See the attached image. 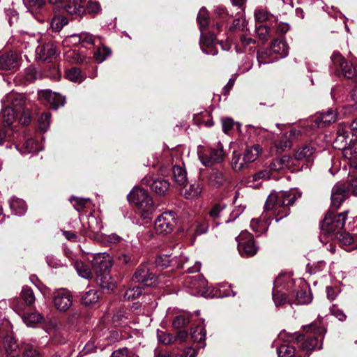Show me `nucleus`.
<instances>
[{"label": "nucleus", "mask_w": 357, "mask_h": 357, "mask_svg": "<svg viewBox=\"0 0 357 357\" xmlns=\"http://www.w3.org/2000/svg\"><path fill=\"white\" fill-rule=\"evenodd\" d=\"M297 282L298 285L290 275L286 274L280 275L275 280L273 300L276 307L286 303L305 305L312 301L310 289L305 281L300 279Z\"/></svg>", "instance_id": "nucleus-1"}, {"label": "nucleus", "mask_w": 357, "mask_h": 357, "mask_svg": "<svg viewBox=\"0 0 357 357\" xmlns=\"http://www.w3.org/2000/svg\"><path fill=\"white\" fill-rule=\"evenodd\" d=\"M296 200V195L291 191L271 192L266 199L265 211L261 216V222H279L289 214L288 206L294 204Z\"/></svg>", "instance_id": "nucleus-2"}, {"label": "nucleus", "mask_w": 357, "mask_h": 357, "mask_svg": "<svg viewBox=\"0 0 357 357\" xmlns=\"http://www.w3.org/2000/svg\"><path fill=\"white\" fill-rule=\"evenodd\" d=\"M91 264L96 275V281L97 284L102 289L113 290L116 282L109 273L112 266L110 256L105 252L97 253L94 255Z\"/></svg>", "instance_id": "nucleus-3"}, {"label": "nucleus", "mask_w": 357, "mask_h": 357, "mask_svg": "<svg viewBox=\"0 0 357 357\" xmlns=\"http://www.w3.org/2000/svg\"><path fill=\"white\" fill-rule=\"evenodd\" d=\"M128 199L137 207L144 220L148 222L152 220L155 207L152 197L146 190L140 188H133L128 195Z\"/></svg>", "instance_id": "nucleus-4"}, {"label": "nucleus", "mask_w": 357, "mask_h": 357, "mask_svg": "<svg viewBox=\"0 0 357 357\" xmlns=\"http://www.w3.org/2000/svg\"><path fill=\"white\" fill-rule=\"evenodd\" d=\"M306 332H311L314 336L298 335L296 340L300 344L301 349L307 351H311L316 348H321V340L326 332L324 327L318 326L317 322L303 326Z\"/></svg>", "instance_id": "nucleus-5"}, {"label": "nucleus", "mask_w": 357, "mask_h": 357, "mask_svg": "<svg viewBox=\"0 0 357 357\" xmlns=\"http://www.w3.org/2000/svg\"><path fill=\"white\" fill-rule=\"evenodd\" d=\"M197 155L200 162L205 167L221 163L225 158V152L220 142H218L214 146L210 147L199 146L197 148Z\"/></svg>", "instance_id": "nucleus-6"}, {"label": "nucleus", "mask_w": 357, "mask_h": 357, "mask_svg": "<svg viewBox=\"0 0 357 357\" xmlns=\"http://www.w3.org/2000/svg\"><path fill=\"white\" fill-rule=\"evenodd\" d=\"M334 225H321L320 240L323 241L324 237L331 238H336L339 241L340 245L346 251L349 252L357 248V245L354 244V236L342 229L335 232Z\"/></svg>", "instance_id": "nucleus-7"}, {"label": "nucleus", "mask_w": 357, "mask_h": 357, "mask_svg": "<svg viewBox=\"0 0 357 357\" xmlns=\"http://www.w3.org/2000/svg\"><path fill=\"white\" fill-rule=\"evenodd\" d=\"M236 239L238 242V250L241 257H250L257 254L258 247L255 243L253 235L247 229L241 232Z\"/></svg>", "instance_id": "nucleus-8"}, {"label": "nucleus", "mask_w": 357, "mask_h": 357, "mask_svg": "<svg viewBox=\"0 0 357 357\" xmlns=\"http://www.w3.org/2000/svg\"><path fill=\"white\" fill-rule=\"evenodd\" d=\"M9 330L10 324L3 323L0 327V337L3 339L6 355L9 357H18L21 354V349Z\"/></svg>", "instance_id": "nucleus-9"}, {"label": "nucleus", "mask_w": 357, "mask_h": 357, "mask_svg": "<svg viewBox=\"0 0 357 357\" xmlns=\"http://www.w3.org/2000/svg\"><path fill=\"white\" fill-rule=\"evenodd\" d=\"M184 284L187 288L193 291L191 293L192 295L202 296L206 298L210 296L207 287V281L202 275L188 276L185 279Z\"/></svg>", "instance_id": "nucleus-10"}, {"label": "nucleus", "mask_w": 357, "mask_h": 357, "mask_svg": "<svg viewBox=\"0 0 357 357\" xmlns=\"http://www.w3.org/2000/svg\"><path fill=\"white\" fill-rule=\"evenodd\" d=\"M53 303L57 310L60 312L67 311L73 303L70 291L66 289H57L53 294Z\"/></svg>", "instance_id": "nucleus-11"}, {"label": "nucleus", "mask_w": 357, "mask_h": 357, "mask_svg": "<svg viewBox=\"0 0 357 357\" xmlns=\"http://www.w3.org/2000/svg\"><path fill=\"white\" fill-rule=\"evenodd\" d=\"M348 197L349 192L345 183L342 182L335 183L331 190V206L335 208H339Z\"/></svg>", "instance_id": "nucleus-12"}, {"label": "nucleus", "mask_w": 357, "mask_h": 357, "mask_svg": "<svg viewBox=\"0 0 357 357\" xmlns=\"http://www.w3.org/2000/svg\"><path fill=\"white\" fill-rule=\"evenodd\" d=\"M331 59L333 64L341 70L345 77L351 79L356 75V68L352 64L347 62L340 52H334L331 56Z\"/></svg>", "instance_id": "nucleus-13"}, {"label": "nucleus", "mask_w": 357, "mask_h": 357, "mask_svg": "<svg viewBox=\"0 0 357 357\" xmlns=\"http://www.w3.org/2000/svg\"><path fill=\"white\" fill-rule=\"evenodd\" d=\"M188 260V257L183 255L179 256V257L171 258V255H162L158 256L155 262L157 266L162 268H167L169 266L176 267L177 268H183V265Z\"/></svg>", "instance_id": "nucleus-14"}, {"label": "nucleus", "mask_w": 357, "mask_h": 357, "mask_svg": "<svg viewBox=\"0 0 357 357\" xmlns=\"http://www.w3.org/2000/svg\"><path fill=\"white\" fill-rule=\"evenodd\" d=\"M35 52L36 59L46 61L54 56L56 50L52 42H43L36 47Z\"/></svg>", "instance_id": "nucleus-15"}, {"label": "nucleus", "mask_w": 357, "mask_h": 357, "mask_svg": "<svg viewBox=\"0 0 357 357\" xmlns=\"http://www.w3.org/2000/svg\"><path fill=\"white\" fill-rule=\"evenodd\" d=\"M200 46L202 52L206 54L215 56L218 54L214 33L205 34L202 31L200 38Z\"/></svg>", "instance_id": "nucleus-16"}, {"label": "nucleus", "mask_w": 357, "mask_h": 357, "mask_svg": "<svg viewBox=\"0 0 357 357\" xmlns=\"http://www.w3.org/2000/svg\"><path fill=\"white\" fill-rule=\"evenodd\" d=\"M132 280L137 282L144 283L146 285H151L153 283V280H155V275L150 273L146 264H142L134 273Z\"/></svg>", "instance_id": "nucleus-17"}, {"label": "nucleus", "mask_w": 357, "mask_h": 357, "mask_svg": "<svg viewBox=\"0 0 357 357\" xmlns=\"http://www.w3.org/2000/svg\"><path fill=\"white\" fill-rule=\"evenodd\" d=\"M18 65L19 55L16 52H8L0 56V70H14L17 68Z\"/></svg>", "instance_id": "nucleus-18"}, {"label": "nucleus", "mask_w": 357, "mask_h": 357, "mask_svg": "<svg viewBox=\"0 0 357 357\" xmlns=\"http://www.w3.org/2000/svg\"><path fill=\"white\" fill-rule=\"evenodd\" d=\"M350 129L357 132V118L350 124ZM357 156V135L352 134L347 148L344 150V157L351 160Z\"/></svg>", "instance_id": "nucleus-19"}, {"label": "nucleus", "mask_w": 357, "mask_h": 357, "mask_svg": "<svg viewBox=\"0 0 357 357\" xmlns=\"http://www.w3.org/2000/svg\"><path fill=\"white\" fill-rule=\"evenodd\" d=\"M349 139V131L345 127L340 126L337 131V137L333 142V146L341 150L344 155V150L347 148Z\"/></svg>", "instance_id": "nucleus-20"}, {"label": "nucleus", "mask_w": 357, "mask_h": 357, "mask_svg": "<svg viewBox=\"0 0 357 357\" xmlns=\"http://www.w3.org/2000/svg\"><path fill=\"white\" fill-rule=\"evenodd\" d=\"M40 96L44 98L52 106V108L56 109L60 106H63L65 103V97L61 94L52 92L50 90H45L40 93Z\"/></svg>", "instance_id": "nucleus-21"}, {"label": "nucleus", "mask_w": 357, "mask_h": 357, "mask_svg": "<svg viewBox=\"0 0 357 357\" xmlns=\"http://www.w3.org/2000/svg\"><path fill=\"white\" fill-rule=\"evenodd\" d=\"M315 155V149L310 145H304L299 148L294 153V158L297 160L311 162Z\"/></svg>", "instance_id": "nucleus-22"}, {"label": "nucleus", "mask_w": 357, "mask_h": 357, "mask_svg": "<svg viewBox=\"0 0 357 357\" xmlns=\"http://www.w3.org/2000/svg\"><path fill=\"white\" fill-rule=\"evenodd\" d=\"M9 206L12 213L18 216L24 215L27 210L25 202L16 197H12L9 199Z\"/></svg>", "instance_id": "nucleus-23"}, {"label": "nucleus", "mask_w": 357, "mask_h": 357, "mask_svg": "<svg viewBox=\"0 0 357 357\" xmlns=\"http://www.w3.org/2000/svg\"><path fill=\"white\" fill-rule=\"evenodd\" d=\"M337 119V113L335 110L330 109L327 112L321 113L316 117L315 123L318 127H326L334 123Z\"/></svg>", "instance_id": "nucleus-24"}, {"label": "nucleus", "mask_w": 357, "mask_h": 357, "mask_svg": "<svg viewBox=\"0 0 357 357\" xmlns=\"http://www.w3.org/2000/svg\"><path fill=\"white\" fill-rule=\"evenodd\" d=\"M17 113L14 109L8 105L5 107L0 113V125L4 127H9L15 121Z\"/></svg>", "instance_id": "nucleus-25"}, {"label": "nucleus", "mask_w": 357, "mask_h": 357, "mask_svg": "<svg viewBox=\"0 0 357 357\" xmlns=\"http://www.w3.org/2000/svg\"><path fill=\"white\" fill-rule=\"evenodd\" d=\"M6 102L11 104L10 107L14 109V112L17 114L20 113L24 110L25 100L22 95L16 93H10L6 98Z\"/></svg>", "instance_id": "nucleus-26"}, {"label": "nucleus", "mask_w": 357, "mask_h": 357, "mask_svg": "<svg viewBox=\"0 0 357 357\" xmlns=\"http://www.w3.org/2000/svg\"><path fill=\"white\" fill-rule=\"evenodd\" d=\"M208 181L212 186L219 188L226 184L229 180L222 172L213 170L208 176Z\"/></svg>", "instance_id": "nucleus-27"}, {"label": "nucleus", "mask_w": 357, "mask_h": 357, "mask_svg": "<svg viewBox=\"0 0 357 357\" xmlns=\"http://www.w3.org/2000/svg\"><path fill=\"white\" fill-rule=\"evenodd\" d=\"M271 175V170H268V169L266 167L264 169L253 174L252 178L248 181V183L251 188H256L262 181L268 179Z\"/></svg>", "instance_id": "nucleus-28"}, {"label": "nucleus", "mask_w": 357, "mask_h": 357, "mask_svg": "<svg viewBox=\"0 0 357 357\" xmlns=\"http://www.w3.org/2000/svg\"><path fill=\"white\" fill-rule=\"evenodd\" d=\"M291 158L289 155H284L281 158H275L267 167L271 172L273 171H280L289 167Z\"/></svg>", "instance_id": "nucleus-29"}, {"label": "nucleus", "mask_w": 357, "mask_h": 357, "mask_svg": "<svg viewBox=\"0 0 357 357\" xmlns=\"http://www.w3.org/2000/svg\"><path fill=\"white\" fill-rule=\"evenodd\" d=\"M348 211H344L336 214L335 212L328 211L324 217L322 223H344L347 220Z\"/></svg>", "instance_id": "nucleus-30"}, {"label": "nucleus", "mask_w": 357, "mask_h": 357, "mask_svg": "<svg viewBox=\"0 0 357 357\" xmlns=\"http://www.w3.org/2000/svg\"><path fill=\"white\" fill-rule=\"evenodd\" d=\"M73 265L81 278L87 280L93 278V273L90 267L83 261L77 260L73 263Z\"/></svg>", "instance_id": "nucleus-31"}, {"label": "nucleus", "mask_w": 357, "mask_h": 357, "mask_svg": "<svg viewBox=\"0 0 357 357\" xmlns=\"http://www.w3.org/2000/svg\"><path fill=\"white\" fill-rule=\"evenodd\" d=\"M95 238L102 243L108 245H115L119 243L122 239L121 237L114 233L106 234L101 231L95 234Z\"/></svg>", "instance_id": "nucleus-32"}, {"label": "nucleus", "mask_w": 357, "mask_h": 357, "mask_svg": "<svg viewBox=\"0 0 357 357\" xmlns=\"http://www.w3.org/2000/svg\"><path fill=\"white\" fill-rule=\"evenodd\" d=\"M150 187L156 194L165 195L169 188V183L166 179L157 178L153 181Z\"/></svg>", "instance_id": "nucleus-33"}, {"label": "nucleus", "mask_w": 357, "mask_h": 357, "mask_svg": "<svg viewBox=\"0 0 357 357\" xmlns=\"http://www.w3.org/2000/svg\"><path fill=\"white\" fill-rule=\"evenodd\" d=\"M249 164L245 159L244 154L233 153L231 159V167L235 172H240L248 167Z\"/></svg>", "instance_id": "nucleus-34"}, {"label": "nucleus", "mask_w": 357, "mask_h": 357, "mask_svg": "<svg viewBox=\"0 0 357 357\" xmlns=\"http://www.w3.org/2000/svg\"><path fill=\"white\" fill-rule=\"evenodd\" d=\"M271 47L273 52L278 54L281 58L285 57L288 54L289 47L285 41L275 39L271 43Z\"/></svg>", "instance_id": "nucleus-35"}, {"label": "nucleus", "mask_w": 357, "mask_h": 357, "mask_svg": "<svg viewBox=\"0 0 357 357\" xmlns=\"http://www.w3.org/2000/svg\"><path fill=\"white\" fill-rule=\"evenodd\" d=\"M262 152V149L259 144L248 147L243 152V154L248 164L254 162Z\"/></svg>", "instance_id": "nucleus-36"}, {"label": "nucleus", "mask_w": 357, "mask_h": 357, "mask_svg": "<svg viewBox=\"0 0 357 357\" xmlns=\"http://www.w3.org/2000/svg\"><path fill=\"white\" fill-rule=\"evenodd\" d=\"M298 132V131L296 130H292L290 131L289 137L284 136L280 140L276 141L275 142V148L276 149L277 152L280 153L287 149L291 148V141L289 137L294 135Z\"/></svg>", "instance_id": "nucleus-37"}, {"label": "nucleus", "mask_w": 357, "mask_h": 357, "mask_svg": "<svg viewBox=\"0 0 357 357\" xmlns=\"http://www.w3.org/2000/svg\"><path fill=\"white\" fill-rule=\"evenodd\" d=\"M24 323L29 327H35L38 324L44 321V317L38 312L24 314L22 317Z\"/></svg>", "instance_id": "nucleus-38"}, {"label": "nucleus", "mask_w": 357, "mask_h": 357, "mask_svg": "<svg viewBox=\"0 0 357 357\" xmlns=\"http://www.w3.org/2000/svg\"><path fill=\"white\" fill-rule=\"evenodd\" d=\"M43 150V148L36 144V141L29 138L27 139L23 144V146L21 150L22 154L31 153H37Z\"/></svg>", "instance_id": "nucleus-39"}, {"label": "nucleus", "mask_w": 357, "mask_h": 357, "mask_svg": "<svg viewBox=\"0 0 357 357\" xmlns=\"http://www.w3.org/2000/svg\"><path fill=\"white\" fill-rule=\"evenodd\" d=\"M86 0H69L68 3L66 5V10L70 15L80 14L84 12L83 6L81 3Z\"/></svg>", "instance_id": "nucleus-40"}, {"label": "nucleus", "mask_w": 357, "mask_h": 357, "mask_svg": "<svg viewBox=\"0 0 357 357\" xmlns=\"http://www.w3.org/2000/svg\"><path fill=\"white\" fill-rule=\"evenodd\" d=\"M173 175L175 181L179 185H183L187 182V173L185 169L179 165H175L173 168Z\"/></svg>", "instance_id": "nucleus-41"}, {"label": "nucleus", "mask_w": 357, "mask_h": 357, "mask_svg": "<svg viewBox=\"0 0 357 357\" xmlns=\"http://www.w3.org/2000/svg\"><path fill=\"white\" fill-rule=\"evenodd\" d=\"M255 20L257 22H264L266 21L269 20L271 17H275L271 14L266 8H258L254 12ZM277 21V20H275Z\"/></svg>", "instance_id": "nucleus-42"}, {"label": "nucleus", "mask_w": 357, "mask_h": 357, "mask_svg": "<svg viewBox=\"0 0 357 357\" xmlns=\"http://www.w3.org/2000/svg\"><path fill=\"white\" fill-rule=\"evenodd\" d=\"M99 300L98 291L95 289H89L82 296V302L85 305L96 303Z\"/></svg>", "instance_id": "nucleus-43"}, {"label": "nucleus", "mask_w": 357, "mask_h": 357, "mask_svg": "<svg viewBox=\"0 0 357 357\" xmlns=\"http://www.w3.org/2000/svg\"><path fill=\"white\" fill-rule=\"evenodd\" d=\"M74 40L75 44L76 43H86L89 45L94 44L93 36L86 32H82L79 34H73L70 36Z\"/></svg>", "instance_id": "nucleus-44"}, {"label": "nucleus", "mask_w": 357, "mask_h": 357, "mask_svg": "<svg viewBox=\"0 0 357 357\" xmlns=\"http://www.w3.org/2000/svg\"><path fill=\"white\" fill-rule=\"evenodd\" d=\"M226 205L223 203L215 204L209 211L208 215L213 220L219 218L225 214Z\"/></svg>", "instance_id": "nucleus-45"}, {"label": "nucleus", "mask_w": 357, "mask_h": 357, "mask_svg": "<svg viewBox=\"0 0 357 357\" xmlns=\"http://www.w3.org/2000/svg\"><path fill=\"white\" fill-rule=\"evenodd\" d=\"M177 220V214L174 211H168L163 212L160 215H158L155 220L154 223L165 222L167 223H171L172 222H175Z\"/></svg>", "instance_id": "nucleus-46"}, {"label": "nucleus", "mask_w": 357, "mask_h": 357, "mask_svg": "<svg viewBox=\"0 0 357 357\" xmlns=\"http://www.w3.org/2000/svg\"><path fill=\"white\" fill-rule=\"evenodd\" d=\"M197 20L199 24L201 32L204 31V29L206 28L208 24V13L204 7H202L199 10Z\"/></svg>", "instance_id": "nucleus-47"}, {"label": "nucleus", "mask_w": 357, "mask_h": 357, "mask_svg": "<svg viewBox=\"0 0 357 357\" xmlns=\"http://www.w3.org/2000/svg\"><path fill=\"white\" fill-rule=\"evenodd\" d=\"M202 187L199 183L191 184L188 189H185L183 195L187 199H192L197 197L202 192Z\"/></svg>", "instance_id": "nucleus-48"}, {"label": "nucleus", "mask_w": 357, "mask_h": 357, "mask_svg": "<svg viewBox=\"0 0 357 357\" xmlns=\"http://www.w3.org/2000/svg\"><path fill=\"white\" fill-rule=\"evenodd\" d=\"M278 357H292L295 354V349L289 344H282L277 349Z\"/></svg>", "instance_id": "nucleus-49"}, {"label": "nucleus", "mask_w": 357, "mask_h": 357, "mask_svg": "<svg viewBox=\"0 0 357 357\" xmlns=\"http://www.w3.org/2000/svg\"><path fill=\"white\" fill-rule=\"evenodd\" d=\"M21 296L28 305H31L33 304L36 300L33 290L27 286H25L22 288L21 291Z\"/></svg>", "instance_id": "nucleus-50"}, {"label": "nucleus", "mask_w": 357, "mask_h": 357, "mask_svg": "<svg viewBox=\"0 0 357 357\" xmlns=\"http://www.w3.org/2000/svg\"><path fill=\"white\" fill-rule=\"evenodd\" d=\"M206 337V331L203 326H198L191 333V338L194 342H204Z\"/></svg>", "instance_id": "nucleus-51"}, {"label": "nucleus", "mask_w": 357, "mask_h": 357, "mask_svg": "<svg viewBox=\"0 0 357 357\" xmlns=\"http://www.w3.org/2000/svg\"><path fill=\"white\" fill-rule=\"evenodd\" d=\"M67 23L68 21L64 17L58 15L52 18L50 26L54 31L59 32Z\"/></svg>", "instance_id": "nucleus-52"}, {"label": "nucleus", "mask_w": 357, "mask_h": 357, "mask_svg": "<svg viewBox=\"0 0 357 357\" xmlns=\"http://www.w3.org/2000/svg\"><path fill=\"white\" fill-rule=\"evenodd\" d=\"M112 52L109 48L103 46L98 49L94 53V58L99 63L103 62L107 56L111 54Z\"/></svg>", "instance_id": "nucleus-53"}, {"label": "nucleus", "mask_w": 357, "mask_h": 357, "mask_svg": "<svg viewBox=\"0 0 357 357\" xmlns=\"http://www.w3.org/2000/svg\"><path fill=\"white\" fill-rule=\"evenodd\" d=\"M142 294V289L136 286L129 288L124 294V298L128 301L135 300Z\"/></svg>", "instance_id": "nucleus-54"}, {"label": "nucleus", "mask_w": 357, "mask_h": 357, "mask_svg": "<svg viewBox=\"0 0 357 357\" xmlns=\"http://www.w3.org/2000/svg\"><path fill=\"white\" fill-rule=\"evenodd\" d=\"M67 78L73 82H81L83 80V76L81 74V70L77 68H72L66 73Z\"/></svg>", "instance_id": "nucleus-55"}, {"label": "nucleus", "mask_w": 357, "mask_h": 357, "mask_svg": "<svg viewBox=\"0 0 357 357\" xmlns=\"http://www.w3.org/2000/svg\"><path fill=\"white\" fill-rule=\"evenodd\" d=\"M190 314H183L176 316L173 321V326L176 328L185 326L190 322Z\"/></svg>", "instance_id": "nucleus-56"}, {"label": "nucleus", "mask_w": 357, "mask_h": 357, "mask_svg": "<svg viewBox=\"0 0 357 357\" xmlns=\"http://www.w3.org/2000/svg\"><path fill=\"white\" fill-rule=\"evenodd\" d=\"M256 33L259 38L263 43H266L269 38L270 29L268 26L261 24L256 27Z\"/></svg>", "instance_id": "nucleus-57"}, {"label": "nucleus", "mask_w": 357, "mask_h": 357, "mask_svg": "<svg viewBox=\"0 0 357 357\" xmlns=\"http://www.w3.org/2000/svg\"><path fill=\"white\" fill-rule=\"evenodd\" d=\"M69 200L77 211L86 207V204L90 202V199L88 198L84 199L77 197H72Z\"/></svg>", "instance_id": "nucleus-58"}, {"label": "nucleus", "mask_w": 357, "mask_h": 357, "mask_svg": "<svg viewBox=\"0 0 357 357\" xmlns=\"http://www.w3.org/2000/svg\"><path fill=\"white\" fill-rule=\"evenodd\" d=\"M51 114L49 112L42 114L38 119L40 129L45 132L48 129L50 124Z\"/></svg>", "instance_id": "nucleus-59"}, {"label": "nucleus", "mask_w": 357, "mask_h": 357, "mask_svg": "<svg viewBox=\"0 0 357 357\" xmlns=\"http://www.w3.org/2000/svg\"><path fill=\"white\" fill-rule=\"evenodd\" d=\"M111 357H139L126 347H123L114 351Z\"/></svg>", "instance_id": "nucleus-60"}, {"label": "nucleus", "mask_w": 357, "mask_h": 357, "mask_svg": "<svg viewBox=\"0 0 357 357\" xmlns=\"http://www.w3.org/2000/svg\"><path fill=\"white\" fill-rule=\"evenodd\" d=\"M23 357H42V356L32 345L27 344L24 346Z\"/></svg>", "instance_id": "nucleus-61"}, {"label": "nucleus", "mask_w": 357, "mask_h": 357, "mask_svg": "<svg viewBox=\"0 0 357 357\" xmlns=\"http://www.w3.org/2000/svg\"><path fill=\"white\" fill-rule=\"evenodd\" d=\"M346 186L348 192L351 191L354 195L357 196V176H350Z\"/></svg>", "instance_id": "nucleus-62"}, {"label": "nucleus", "mask_w": 357, "mask_h": 357, "mask_svg": "<svg viewBox=\"0 0 357 357\" xmlns=\"http://www.w3.org/2000/svg\"><path fill=\"white\" fill-rule=\"evenodd\" d=\"M158 338L159 342L164 344H169L174 342V336L170 333L163 332L158 333Z\"/></svg>", "instance_id": "nucleus-63"}, {"label": "nucleus", "mask_w": 357, "mask_h": 357, "mask_svg": "<svg viewBox=\"0 0 357 357\" xmlns=\"http://www.w3.org/2000/svg\"><path fill=\"white\" fill-rule=\"evenodd\" d=\"M25 6L31 9L37 10L43 6L44 0H23Z\"/></svg>", "instance_id": "nucleus-64"}]
</instances>
